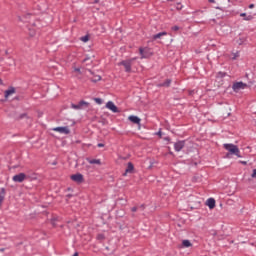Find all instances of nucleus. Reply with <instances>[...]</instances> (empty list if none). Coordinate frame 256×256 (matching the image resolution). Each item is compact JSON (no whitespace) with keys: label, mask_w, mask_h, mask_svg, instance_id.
Returning a JSON list of instances; mask_svg holds the SVG:
<instances>
[{"label":"nucleus","mask_w":256,"mask_h":256,"mask_svg":"<svg viewBox=\"0 0 256 256\" xmlns=\"http://www.w3.org/2000/svg\"><path fill=\"white\" fill-rule=\"evenodd\" d=\"M224 149L228 151V154H226V157H229V155H235L239 159H241V150H239V147L235 144H224Z\"/></svg>","instance_id":"nucleus-1"},{"label":"nucleus","mask_w":256,"mask_h":256,"mask_svg":"<svg viewBox=\"0 0 256 256\" xmlns=\"http://www.w3.org/2000/svg\"><path fill=\"white\" fill-rule=\"evenodd\" d=\"M29 179V176H27L25 173H19L12 177V181L14 183H23V181Z\"/></svg>","instance_id":"nucleus-2"},{"label":"nucleus","mask_w":256,"mask_h":256,"mask_svg":"<svg viewBox=\"0 0 256 256\" xmlns=\"http://www.w3.org/2000/svg\"><path fill=\"white\" fill-rule=\"evenodd\" d=\"M136 58H132L130 60H124L119 63V65H123L126 73H131V65H133V61H135Z\"/></svg>","instance_id":"nucleus-3"},{"label":"nucleus","mask_w":256,"mask_h":256,"mask_svg":"<svg viewBox=\"0 0 256 256\" xmlns=\"http://www.w3.org/2000/svg\"><path fill=\"white\" fill-rule=\"evenodd\" d=\"M139 53L141 55V59H148L151 57V50L149 48H139Z\"/></svg>","instance_id":"nucleus-4"},{"label":"nucleus","mask_w":256,"mask_h":256,"mask_svg":"<svg viewBox=\"0 0 256 256\" xmlns=\"http://www.w3.org/2000/svg\"><path fill=\"white\" fill-rule=\"evenodd\" d=\"M53 131H56V133H61L62 135H69L71 133V130L67 126L53 128Z\"/></svg>","instance_id":"nucleus-5"},{"label":"nucleus","mask_w":256,"mask_h":256,"mask_svg":"<svg viewBox=\"0 0 256 256\" xmlns=\"http://www.w3.org/2000/svg\"><path fill=\"white\" fill-rule=\"evenodd\" d=\"M85 107H89V102H85V101H80L78 104H71V108L72 109H85Z\"/></svg>","instance_id":"nucleus-6"},{"label":"nucleus","mask_w":256,"mask_h":256,"mask_svg":"<svg viewBox=\"0 0 256 256\" xmlns=\"http://www.w3.org/2000/svg\"><path fill=\"white\" fill-rule=\"evenodd\" d=\"M106 109H109V111H112V113H120L119 108H117L113 101H108L106 103Z\"/></svg>","instance_id":"nucleus-7"},{"label":"nucleus","mask_w":256,"mask_h":256,"mask_svg":"<svg viewBox=\"0 0 256 256\" xmlns=\"http://www.w3.org/2000/svg\"><path fill=\"white\" fill-rule=\"evenodd\" d=\"M246 87H247V84L243 82H236L233 84L232 89L237 93L238 91H241V89H246Z\"/></svg>","instance_id":"nucleus-8"},{"label":"nucleus","mask_w":256,"mask_h":256,"mask_svg":"<svg viewBox=\"0 0 256 256\" xmlns=\"http://www.w3.org/2000/svg\"><path fill=\"white\" fill-rule=\"evenodd\" d=\"M72 181H75V183H83L84 178L82 174H74L71 176Z\"/></svg>","instance_id":"nucleus-9"},{"label":"nucleus","mask_w":256,"mask_h":256,"mask_svg":"<svg viewBox=\"0 0 256 256\" xmlns=\"http://www.w3.org/2000/svg\"><path fill=\"white\" fill-rule=\"evenodd\" d=\"M183 147H185V141H179L174 144L175 151L179 152L181 149H183Z\"/></svg>","instance_id":"nucleus-10"},{"label":"nucleus","mask_w":256,"mask_h":256,"mask_svg":"<svg viewBox=\"0 0 256 256\" xmlns=\"http://www.w3.org/2000/svg\"><path fill=\"white\" fill-rule=\"evenodd\" d=\"M128 119L131 121V123H134L135 125H140L141 124V118L137 116H129Z\"/></svg>","instance_id":"nucleus-11"},{"label":"nucleus","mask_w":256,"mask_h":256,"mask_svg":"<svg viewBox=\"0 0 256 256\" xmlns=\"http://www.w3.org/2000/svg\"><path fill=\"white\" fill-rule=\"evenodd\" d=\"M11 95H15V88L10 87L8 90L5 91V99H8V97H11Z\"/></svg>","instance_id":"nucleus-12"},{"label":"nucleus","mask_w":256,"mask_h":256,"mask_svg":"<svg viewBox=\"0 0 256 256\" xmlns=\"http://www.w3.org/2000/svg\"><path fill=\"white\" fill-rule=\"evenodd\" d=\"M206 205L209 207V209H215V199L209 198L206 202Z\"/></svg>","instance_id":"nucleus-13"},{"label":"nucleus","mask_w":256,"mask_h":256,"mask_svg":"<svg viewBox=\"0 0 256 256\" xmlns=\"http://www.w3.org/2000/svg\"><path fill=\"white\" fill-rule=\"evenodd\" d=\"M246 41L247 39L243 36H239L235 39L236 45H243V43H245Z\"/></svg>","instance_id":"nucleus-14"},{"label":"nucleus","mask_w":256,"mask_h":256,"mask_svg":"<svg viewBox=\"0 0 256 256\" xmlns=\"http://www.w3.org/2000/svg\"><path fill=\"white\" fill-rule=\"evenodd\" d=\"M88 163H90V165H101V160L99 159H90L87 158Z\"/></svg>","instance_id":"nucleus-15"},{"label":"nucleus","mask_w":256,"mask_h":256,"mask_svg":"<svg viewBox=\"0 0 256 256\" xmlns=\"http://www.w3.org/2000/svg\"><path fill=\"white\" fill-rule=\"evenodd\" d=\"M73 73L76 74V77H79V75H83V71H81V68L77 66H73Z\"/></svg>","instance_id":"nucleus-16"},{"label":"nucleus","mask_w":256,"mask_h":256,"mask_svg":"<svg viewBox=\"0 0 256 256\" xmlns=\"http://www.w3.org/2000/svg\"><path fill=\"white\" fill-rule=\"evenodd\" d=\"M5 195H7V190L5 188L0 189V201H5Z\"/></svg>","instance_id":"nucleus-17"},{"label":"nucleus","mask_w":256,"mask_h":256,"mask_svg":"<svg viewBox=\"0 0 256 256\" xmlns=\"http://www.w3.org/2000/svg\"><path fill=\"white\" fill-rule=\"evenodd\" d=\"M240 17H244V21H253V16L251 15L247 16V13H241Z\"/></svg>","instance_id":"nucleus-18"},{"label":"nucleus","mask_w":256,"mask_h":256,"mask_svg":"<svg viewBox=\"0 0 256 256\" xmlns=\"http://www.w3.org/2000/svg\"><path fill=\"white\" fill-rule=\"evenodd\" d=\"M167 35V32H160V33H158V34H155L154 36H153V39H154V41L155 40H157V39H161V37H165Z\"/></svg>","instance_id":"nucleus-19"},{"label":"nucleus","mask_w":256,"mask_h":256,"mask_svg":"<svg viewBox=\"0 0 256 256\" xmlns=\"http://www.w3.org/2000/svg\"><path fill=\"white\" fill-rule=\"evenodd\" d=\"M133 169H134L133 163L129 162L126 169V173L124 175H127V173H133Z\"/></svg>","instance_id":"nucleus-20"},{"label":"nucleus","mask_w":256,"mask_h":256,"mask_svg":"<svg viewBox=\"0 0 256 256\" xmlns=\"http://www.w3.org/2000/svg\"><path fill=\"white\" fill-rule=\"evenodd\" d=\"M193 244H191V241L189 240H183L182 241V246L183 247H191Z\"/></svg>","instance_id":"nucleus-21"},{"label":"nucleus","mask_w":256,"mask_h":256,"mask_svg":"<svg viewBox=\"0 0 256 256\" xmlns=\"http://www.w3.org/2000/svg\"><path fill=\"white\" fill-rule=\"evenodd\" d=\"M171 85V79H167L164 83L160 84V87H169Z\"/></svg>","instance_id":"nucleus-22"},{"label":"nucleus","mask_w":256,"mask_h":256,"mask_svg":"<svg viewBox=\"0 0 256 256\" xmlns=\"http://www.w3.org/2000/svg\"><path fill=\"white\" fill-rule=\"evenodd\" d=\"M80 41H83V43H87V41H89V36L81 37Z\"/></svg>","instance_id":"nucleus-23"},{"label":"nucleus","mask_w":256,"mask_h":256,"mask_svg":"<svg viewBox=\"0 0 256 256\" xmlns=\"http://www.w3.org/2000/svg\"><path fill=\"white\" fill-rule=\"evenodd\" d=\"M95 103L98 105H101L103 103V100L101 98H94Z\"/></svg>","instance_id":"nucleus-24"},{"label":"nucleus","mask_w":256,"mask_h":256,"mask_svg":"<svg viewBox=\"0 0 256 256\" xmlns=\"http://www.w3.org/2000/svg\"><path fill=\"white\" fill-rule=\"evenodd\" d=\"M239 57V52L233 53L232 54V59L235 60Z\"/></svg>","instance_id":"nucleus-25"},{"label":"nucleus","mask_w":256,"mask_h":256,"mask_svg":"<svg viewBox=\"0 0 256 256\" xmlns=\"http://www.w3.org/2000/svg\"><path fill=\"white\" fill-rule=\"evenodd\" d=\"M93 81L97 82V81H101V76L97 75L93 78Z\"/></svg>","instance_id":"nucleus-26"},{"label":"nucleus","mask_w":256,"mask_h":256,"mask_svg":"<svg viewBox=\"0 0 256 256\" xmlns=\"http://www.w3.org/2000/svg\"><path fill=\"white\" fill-rule=\"evenodd\" d=\"M251 177L252 179H256V169L252 171Z\"/></svg>","instance_id":"nucleus-27"},{"label":"nucleus","mask_w":256,"mask_h":256,"mask_svg":"<svg viewBox=\"0 0 256 256\" xmlns=\"http://www.w3.org/2000/svg\"><path fill=\"white\" fill-rule=\"evenodd\" d=\"M172 31H179V26H173Z\"/></svg>","instance_id":"nucleus-28"},{"label":"nucleus","mask_w":256,"mask_h":256,"mask_svg":"<svg viewBox=\"0 0 256 256\" xmlns=\"http://www.w3.org/2000/svg\"><path fill=\"white\" fill-rule=\"evenodd\" d=\"M218 77H225V73L219 72V73H218Z\"/></svg>","instance_id":"nucleus-29"},{"label":"nucleus","mask_w":256,"mask_h":256,"mask_svg":"<svg viewBox=\"0 0 256 256\" xmlns=\"http://www.w3.org/2000/svg\"><path fill=\"white\" fill-rule=\"evenodd\" d=\"M35 36V31H31L30 32V37H34Z\"/></svg>","instance_id":"nucleus-30"},{"label":"nucleus","mask_w":256,"mask_h":256,"mask_svg":"<svg viewBox=\"0 0 256 256\" xmlns=\"http://www.w3.org/2000/svg\"><path fill=\"white\" fill-rule=\"evenodd\" d=\"M131 211L135 213L137 211V207H132Z\"/></svg>","instance_id":"nucleus-31"},{"label":"nucleus","mask_w":256,"mask_h":256,"mask_svg":"<svg viewBox=\"0 0 256 256\" xmlns=\"http://www.w3.org/2000/svg\"><path fill=\"white\" fill-rule=\"evenodd\" d=\"M159 137H162L163 133L161 131L157 132V134Z\"/></svg>","instance_id":"nucleus-32"},{"label":"nucleus","mask_w":256,"mask_h":256,"mask_svg":"<svg viewBox=\"0 0 256 256\" xmlns=\"http://www.w3.org/2000/svg\"><path fill=\"white\" fill-rule=\"evenodd\" d=\"M255 7V4H250L249 9H253Z\"/></svg>","instance_id":"nucleus-33"},{"label":"nucleus","mask_w":256,"mask_h":256,"mask_svg":"<svg viewBox=\"0 0 256 256\" xmlns=\"http://www.w3.org/2000/svg\"><path fill=\"white\" fill-rule=\"evenodd\" d=\"M97 146H98V147H105V144L99 143Z\"/></svg>","instance_id":"nucleus-34"},{"label":"nucleus","mask_w":256,"mask_h":256,"mask_svg":"<svg viewBox=\"0 0 256 256\" xmlns=\"http://www.w3.org/2000/svg\"><path fill=\"white\" fill-rule=\"evenodd\" d=\"M242 165H247L246 161H241Z\"/></svg>","instance_id":"nucleus-35"},{"label":"nucleus","mask_w":256,"mask_h":256,"mask_svg":"<svg viewBox=\"0 0 256 256\" xmlns=\"http://www.w3.org/2000/svg\"><path fill=\"white\" fill-rule=\"evenodd\" d=\"M209 3H215V0H208Z\"/></svg>","instance_id":"nucleus-36"},{"label":"nucleus","mask_w":256,"mask_h":256,"mask_svg":"<svg viewBox=\"0 0 256 256\" xmlns=\"http://www.w3.org/2000/svg\"><path fill=\"white\" fill-rule=\"evenodd\" d=\"M2 205H3V201L0 200V208H1Z\"/></svg>","instance_id":"nucleus-37"},{"label":"nucleus","mask_w":256,"mask_h":256,"mask_svg":"<svg viewBox=\"0 0 256 256\" xmlns=\"http://www.w3.org/2000/svg\"><path fill=\"white\" fill-rule=\"evenodd\" d=\"M85 61H89V59H88V58H86V59H84V62H85Z\"/></svg>","instance_id":"nucleus-38"}]
</instances>
